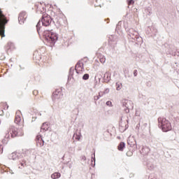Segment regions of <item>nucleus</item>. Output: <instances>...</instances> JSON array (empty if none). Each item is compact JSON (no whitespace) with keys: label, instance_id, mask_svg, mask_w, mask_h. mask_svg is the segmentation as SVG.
Instances as JSON below:
<instances>
[{"label":"nucleus","instance_id":"19","mask_svg":"<svg viewBox=\"0 0 179 179\" xmlns=\"http://www.w3.org/2000/svg\"><path fill=\"white\" fill-rule=\"evenodd\" d=\"M26 15V13H21L18 17L19 20H22L23 19V16Z\"/></svg>","mask_w":179,"mask_h":179},{"label":"nucleus","instance_id":"12","mask_svg":"<svg viewBox=\"0 0 179 179\" xmlns=\"http://www.w3.org/2000/svg\"><path fill=\"white\" fill-rule=\"evenodd\" d=\"M127 143L128 145H129V146H135V145H136V141H135V139L134 138H129L127 141Z\"/></svg>","mask_w":179,"mask_h":179},{"label":"nucleus","instance_id":"30","mask_svg":"<svg viewBox=\"0 0 179 179\" xmlns=\"http://www.w3.org/2000/svg\"><path fill=\"white\" fill-rule=\"evenodd\" d=\"M99 1V2H101V0H96V2H97Z\"/></svg>","mask_w":179,"mask_h":179},{"label":"nucleus","instance_id":"23","mask_svg":"<svg viewBox=\"0 0 179 179\" xmlns=\"http://www.w3.org/2000/svg\"><path fill=\"white\" fill-rule=\"evenodd\" d=\"M42 139H43V138H41V135L36 136V142L40 141V140H42Z\"/></svg>","mask_w":179,"mask_h":179},{"label":"nucleus","instance_id":"31","mask_svg":"<svg viewBox=\"0 0 179 179\" xmlns=\"http://www.w3.org/2000/svg\"><path fill=\"white\" fill-rule=\"evenodd\" d=\"M24 166H26V163L25 162L24 163Z\"/></svg>","mask_w":179,"mask_h":179},{"label":"nucleus","instance_id":"11","mask_svg":"<svg viewBox=\"0 0 179 179\" xmlns=\"http://www.w3.org/2000/svg\"><path fill=\"white\" fill-rule=\"evenodd\" d=\"M9 106H8V103H5V102H2L0 103V110L1 111V113H0V115H2V114H3V110H7V108Z\"/></svg>","mask_w":179,"mask_h":179},{"label":"nucleus","instance_id":"5","mask_svg":"<svg viewBox=\"0 0 179 179\" xmlns=\"http://www.w3.org/2000/svg\"><path fill=\"white\" fill-rule=\"evenodd\" d=\"M14 122L17 124V125H19V127H21V128H23V127H24V122L22 118V113H20V111L16 112Z\"/></svg>","mask_w":179,"mask_h":179},{"label":"nucleus","instance_id":"7","mask_svg":"<svg viewBox=\"0 0 179 179\" xmlns=\"http://www.w3.org/2000/svg\"><path fill=\"white\" fill-rule=\"evenodd\" d=\"M41 51L45 52V49L44 48H42L41 49L36 50L34 53L33 59L36 63L40 62V61L41 60Z\"/></svg>","mask_w":179,"mask_h":179},{"label":"nucleus","instance_id":"9","mask_svg":"<svg viewBox=\"0 0 179 179\" xmlns=\"http://www.w3.org/2000/svg\"><path fill=\"white\" fill-rule=\"evenodd\" d=\"M85 71V68L83 67V62L79 61L76 65V71L77 73H82Z\"/></svg>","mask_w":179,"mask_h":179},{"label":"nucleus","instance_id":"14","mask_svg":"<svg viewBox=\"0 0 179 179\" xmlns=\"http://www.w3.org/2000/svg\"><path fill=\"white\" fill-rule=\"evenodd\" d=\"M59 177H61V173L58 172H55L51 175V178L52 179L59 178Z\"/></svg>","mask_w":179,"mask_h":179},{"label":"nucleus","instance_id":"29","mask_svg":"<svg viewBox=\"0 0 179 179\" xmlns=\"http://www.w3.org/2000/svg\"><path fill=\"white\" fill-rule=\"evenodd\" d=\"M126 107H127V108H128V109H127V113H129V106H126Z\"/></svg>","mask_w":179,"mask_h":179},{"label":"nucleus","instance_id":"16","mask_svg":"<svg viewBox=\"0 0 179 179\" xmlns=\"http://www.w3.org/2000/svg\"><path fill=\"white\" fill-rule=\"evenodd\" d=\"M36 144H37V146H44V141L42 139V140H38V141H36Z\"/></svg>","mask_w":179,"mask_h":179},{"label":"nucleus","instance_id":"21","mask_svg":"<svg viewBox=\"0 0 179 179\" xmlns=\"http://www.w3.org/2000/svg\"><path fill=\"white\" fill-rule=\"evenodd\" d=\"M100 97H101L100 94L97 95V96H94V100L95 101H97V100H99V99H100Z\"/></svg>","mask_w":179,"mask_h":179},{"label":"nucleus","instance_id":"1","mask_svg":"<svg viewBox=\"0 0 179 179\" xmlns=\"http://www.w3.org/2000/svg\"><path fill=\"white\" fill-rule=\"evenodd\" d=\"M23 135H24V132L22 127L17 129L11 126L8 130V134L6 135V138H8L10 136H11V138H16V136H23Z\"/></svg>","mask_w":179,"mask_h":179},{"label":"nucleus","instance_id":"22","mask_svg":"<svg viewBox=\"0 0 179 179\" xmlns=\"http://www.w3.org/2000/svg\"><path fill=\"white\" fill-rule=\"evenodd\" d=\"M33 94H34V96H37V94H38V90H34L33 91Z\"/></svg>","mask_w":179,"mask_h":179},{"label":"nucleus","instance_id":"25","mask_svg":"<svg viewBox=\"0 0 179 179\" xmlns=\"http://www.w3.org/2000/svg\"><path fill=\"white\" fill-rule=\"evenodd\" d=\"M106 105L109 106V107H111V106H113V103L111 101H108L106 102Z\"/></svg>","mask_w":179,"mask_h":179},{"label":"nucleus","instance_id":"17","mask_svg":"<svg viewBox=\"0 0 179 179\" xmlns=\"http://www.w3.org/2000/svg\"><path fill=\"white\" fill-rule=\"evenodd\" d=\"M122 87V84L116 83V90H121Z\"/></svg>","mask_w":179,"mask_h":179},{"label":"nucleus","instance_id":"35","mask_svg":"<svg viewBox=\"0 0 179 179\" xmlns=\"http://www.w3.org/2000/svg\"><path fill=\"white\" fill-rule=\"evenodd\" d=\"M121 179H122V178H121Z\"/></svg>","mask_w":179,"mask_h":179},{"label":"nucleus","instance_id":"24","mask_svg":"<svg viewBox=\"0 0 179 179\" xmlns=\"http://www.w3.org/2000/svg\"><path fill=\"white\" fill-rule=\"evenodd\" d=\"M36 29L38 32L40 31V22L36 24Z\"/></svg>","mask_w":179,"mask_h":179},{"label":"nucleus","instance_id":"3","mask_svg":"<svg viewBox=\"0 0 179 179\" xmlns=\"http://www.w3.org/2000/svg\"><path fill=\"white\" fill-rule=\"evenodd\" d=\"M158 122L161 127L162 129L164 132H169V131H171V123L166 120L164 117L158 118Z\"/></svg>","mask_w":179,"mask_h":179},{"label":"nucleus","instance_id":"4","mask_svg":"<svg viewBox=\"0 0 179 179\" xmlns=\"http://www.w3.org/2000/svg\"><path fill=\"white\" fill-rule=\"evenodd\" d=\"M6 23H8L6 16L3 15V11H2V9L0 8V36H3V31L2 30V27H5Z\"/></svg>","mask_w":179,"mask_h":179},{"label":"nucleus","instance_id":"15","mask_svg":"<svg viewBox=\"0 0 179 179\" xmlns=\"http://www.w3.org/2000/svg\"><path fill=\"white\" fill-rule=\"evenodd\" d=\"M48 124L47 123H43L41 126V129H43V131H48Z\"/></svg>","mask_w":179,"mask_h":179},{"label":"nucleus","instance_id":"32","mask_svg":"<svg viewBox=\"0 0 179 179\" xmlns=\"http://www.w3.org/2000/svg\"><path fill=\"white\" fill-rule=\"evenodd\" d=\"M128 103H131V101H129Z\"/></svg>","mask_w":179,"mask_h":179},{"label":"nucleus","instance_id":"33","mask_svg":"<svg viewBox=\"0 0 179 179\" xmlns=\"http://www.w3.org/2000/svg\"><path fill=\"white\" fill-rule=\"evenodd\" d=\"M22 164V166H24L23 164Z\"/></svg>","mask_w":179,"mask_h":179},{"label":"nucleus","instance_id":"6","mask_svg":"<svg viewBox=\"0 0 179 179\" xmlns=\"http://www.w3.org/2000/svg\"><path fill=\"white\" fill-rule=\"evenodd\" d=\"M41 22H42L43 26H45V27L50 26L52 22L51 16H50L47 13L43 14L42 16Z\"/></svg>","mask_w":179,"mask_h":179},{"label":"nucleus","instance_id":"20","mask_svg":"<svg viewBox=\"0 0 179 179\" xmlns=\"http://www.w3.org/2000/svg\"><path fill=\"white\" fill-rule=\"evenodd\" d=\"M83 80H87V79H89V74L86 73L83 76Z\"/></svg>","mask_w":179,"mask_h":179},{"label":"nucleus","instance_id":"2","mask_svg":"<svg viewBox=\"0 0 179 179\" xmlns=\"http://www.w3.org/2000/svg\"><path fill=\"white\" fill-rule=\"evenodd\" d=\"M45 40L47 41L50 46L54 45L58 40V35L55 32L46 31L45 34Z\"/></svg>","mask_w":179,"mask_h":179},{"label":"nucleus","instance_id":"10","mask_svg":"<svg viewBox=\"0 0 179 179\" xmlns=\"http://www.w3.org/2000/svg\"><path fill=\"white\" fill-rule=\"evenodd\" d=\"M36 8L38 13H45V7L41 3L36 4Z\"/></svg>","mask_w":179,"mask_h":179},{"label":"nucleus","instance_id":"34","mask_svg":"<svg viewBox=\"0 0 179 179\" xmlns=\"http://www.w3.org/2000/svg\"><path fill=\"white\" fill-rule=\"evenodd\" d=\"M0 124H1V121H0Z\"/></svg>","mask_w":179,"mask_h":179},{"label":"nucleus","instance_id":"18","mask_svg":"<svg viewBox=\"0 0 179 179\" xmlns=\"http://www.w3.org/2000/svg\"><path fill=\"white\" fill-rule=\"evenodd\" d=\"M127 5L130 6V5H134L135 3V1L134 0H127Z\"/></svg>","mask_w":179,"mask_h":179},{"label":"nucleus","instance_id":"28","mask_svg":"<svg viewBox=\"0 0 179 179\" xmlns=\"http://www.w3.org/2000/svg\"><path fill=\"white\" fill-rule=\"evenodd\" d=\"M134 76H138V71H137V70H134Z\"/></svg>","mask_w":179,"mask_h":179},{"label":"nucleus","instance_id":"26","mask_svg":"<svg viewBox=\"0 0 179 179\" xmlns=\"http://www.w3.org/2000/svg\"><path fill=\"white\" fill-rule=\"evenodd\" d=\"M145 150H148V153H149V148H143V149H142L143 153H145Z\"/></svg>","mask_w":179,"mask_h":179},{"label":"nucleus","instance_id":"8","mask_svg":"<svg viewBox=\"0 0 179 179\" xmlns=\"http://www.w3.org/2000/svg\"><path fill=\"white\" fill-rule=\"evenodd\" d=\"M62 96V90L61 88H59L53 92L52 99L53 100H56V99H61Z\"/></svg>","mask_w":179,"mask_h":179},{"label":"nucleus","instance_id":"13","mask_svg":"<svg viewBox=\"0 0 179 179\" xmlns=\"http://www.w3.org/2000/svg\"><path fill=\"white\" fill-rule=\"evenodd\" d=\"M125 148V143L124 142H121L120 143V144L117 146V149L118 150H120V152H122V150H124V148Z\"/></svg>","mask_w":179,"mask_h":179},{"label":"nucleus","instance_id":"27","mask_svg":"<svg viewBox=\"0 0 179 179\" xmlns=\"http://www.w3.org/2000/svg\"><path fill=\"white\" fill-rule=\"evenodd\" d=\"M75 136H76V139L77 141H80V136H78V134H76Z\"/></svg>","mask_w":179,"mask_h":179}]
</instances>
